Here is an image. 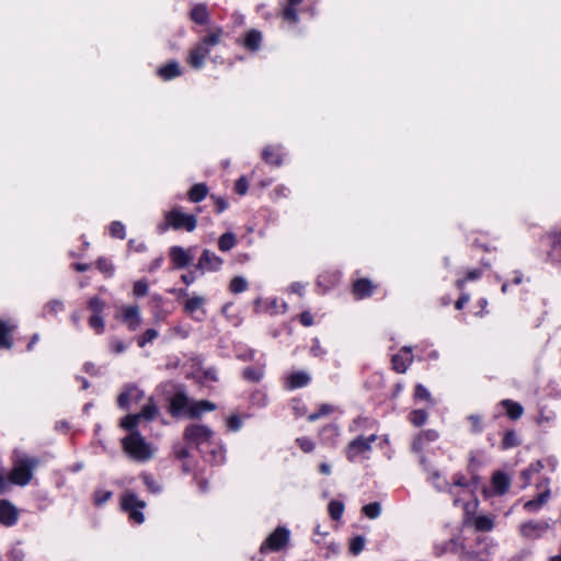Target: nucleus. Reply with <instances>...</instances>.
<instances>
[{"label":"nucleus","instance_id":"9d476101","mask_svg":"<svg viewBox=\"0 0 561 561\" xmlns=\"http://www.w3.org/2000/svg\"><path fill=\"white\" fill-rule=\"evenodd\" d=\"M122 507L129 514V518L137 524H141L145 520L142 510L145 502L137 499L133 493H126L122 496Z\"/></svg>","mask_w":561,"mask_h":561},{"label":"nucleus","instance_id":"39448f33","mask_svg":"<svg viewBox=\"0 0 561 561\" xmlns=\"http://www.w3.org/2000/svg\"><path fill=\"white\" fill-rule=\"evenodd\" d=\"M171 409L173 412H185L191 417H198L206 411L215 410V404L206 401H190V399L183 394L178 393L172 398Z\"/></svg>","mask_w":561,"mask_h":561},{"label":"nucleus","instance_id":"79ce46f5","mask_svg":"<svg viewBox=\"0 0 561 561\" xmlns=\"http://www.w3.org/2000/svg\"><path fill=\"white\" fill-rule=\"evenodd\" d=\"M110 233L114 238H125V226L119 221H114L110 226Z\"/></svg>","mask_w":561,"mask_h":561},{"label":"nucleus","instance_id":"6ab92c4d","mask_svg":"<svg viewBox=\"0 0 561 561\" xmlns=\"http://www.w3.org/2000/svg\"><path fill=\"white\" fill-rule=\"evenodd\" d=\"M511 486V477L503 471H496L492 476L493 492L497 495L505 494Z\"/></svg>","mask_w":561,"mask_h":561},{"label":"nucleus","instance_id":"37998d69","mask_svg":"<svg viewBox=\"0 0 561 561\" xmlns=\"http://www.w3.org/2000/svg\"><path fill=\"white\" fill-rule=\"evenodd\" d=\"M157 336L158 331L156 329H148L138 340V344L142 347L146 343L152 342Z\"/></svg>","mask_w":561,"mask_h":561},{"label":"nucleus","instance_id":"69168bd1","mask_svg":"<svg viewBox=\"0 0 561 561\" xmlns=\"http://www.w3.org/2000/svg\"><path fill=\"white\" fill-rule=\"evenodd\" d=\"M320 472L323 473V474H330L331 473V468L328 463H321L320 465Z\"/></svg>","mask_w":561,"mask_h":561},{"label":"nucleus","instance_id":"3c124183","mask_svg":"<svg viewBox=\"0 0 561 561\" xmlns=\"http://www.w3.org/2000/svg\"><path fill=\"white\" fill-rule=\"evenodd\" d=\"M415 398L416 399H421V400H425V401H430L431 402V393L430 391L423 387L422 385H417L415 387Z\"/></svg>","mask_w":561,"mask_h":561},{"label":"nucleus","instance_id":"864d4df0","mask_svg":"<svg viewBox=\"0 0 561 561\" xmlns=\"http://www.w3.org/2000/svg\"><path fill=\"white\" fill-rule=\"evenodd\" d=\"M297 444L305 453L311 451L314 447L313 443L307 437L297 438Z\"/></svg>","mask_w":561,"mask_h":561},{"label":"nucleus","instance_id":"f8f14e48","mask_svg":"<svg viewBox=\"0 0 561 561\" xmlns=\"http://www.w3.org/2000/svg\"><path fill=\"white\" fill-rule=\"evenodd\" d=\"M88 306L92 311V316L89 319V324L98 334H100L104 330V321L101 317V312L104 309V302L100 298L94 297L90 299Z\"/></svg>","mask_w":561,"mask_h":561},{"label":"nucleus","instance_id":"1a4fd4ad","mask_svg":"<svg viewBox=\"0 0 561 561\" xmlns=\"http://www.w3.org/2000/svg\"><path fill=\"white\" fill-rule=\"evenodd\" d=\"M290 531L285 527H277L261 545V552L278 551L289 541Z\"/></svg>","mask_w":561,"mask_h":561},{"label":"nucleus","instance_id":"a878e982","mask_svg":"<svg viewBox=\"0 0 561 561\" xmlns=\"http://www.w3.org/2000/svg\"><path fill=\"white\" fill-rule=\"evenodd\" d=\"M501 404L505 408L506 414L513 420L519 419L524 412L523 407L512 400H503Z\"/></svg>","mask_w":561,"mask_h":561},{"label":"nucleus","instance_id":"393cba45","mask_svg":"<svg viewBox=\"0 0 561 561\" xmlns=\"http://www.w3.org/2000/svg\"><path fill=\"white\" fill-rule=\"evenodd\" d=\"M374 286L368 279H359L354 284V295L362 299L373 294Z\"/></svg>","mask_w":561,"mask_h":561},{"label":"nucleus","instance_id":"6e6d98bb","mask_svg":"<svg viewBox=\"0 0 561 561\" xmlns=\"http://www.w3.org/2000/svg\"><path fill=\"white\" fill-rule=\"evenodd\" d=\"M49 312L57 313L62 309V304L58 300H53L47 305Z\"/></svg>","mask_w":561,"mask_h":561},{"label":"nucleus","instance_id":"c756f323","mask_svg":"<svg viewBox=\"0 0 561 561\" xmlns=\"http://www.w3.org/2000/svg\"><path fill=\"white\" fill-rule=\"evenodd\" d=\"M542 468H543L542 463L540 461H536V462L530 463L526 470L522 471L520 477L524 480L523 486L528 485L529 481H530V477L533 474L539 473L542 470Z\"/></svg>","mask_w":561,"mask_h":561},{"label":"nucleus","instance_id":"de8ad7c7","mask_svg":"<svg viewBox=\"0 0 561 561\" xmlns=\"http://www.w3.org/2000/svg\"><path fill=\"white\" fill-rule=\"evenodd\" d=\"M111 496H112L111 491L99 490L94 494V503L96 505H101V504L105 503Z\"/></svg>","mask_w":561,"mask_h":561},{"label":"nucleus","instance_id":"e433bc0d","mask_svg":"<svg viewBox=\"0 0 561 561\" xmlns=\"http://www.w3.org/2000/svg\"><path fill=\"white\" fill-rule=\"evenodd\" d=\"M205 304V299L202 296H193L188 298L185 302V310L188 312H194L201 309Z\"/></svg>","mask_w":561,"mask_h":561},{"label":"nucleus","instance_id":"412c9836","mask_svg":"<svg viewBox=\"0 0 561 561\" xmlns=\"http://www.w3.org/2000/svg\"><path fill=\"white\" fill-rule=\"evenodd\" d=\"M550 497V489L548 486V480L545 482L543 491L534 500L527 501L524 504L525 510L528 512H537L540 507H542Z\"/></svg>","mask_w":561,"mask_h":561},{"label":"nucleus","instance_id":"b1692460","mask_svg":"<svg viewBox=\"0 0 561 561\" xmlns=\"http://www.w3.org/2000/svg\"><path fill=\"white\" fill-rule=\"evenodd\" d=\"M15 324H10L8 322H0V347L1 348H11V333L15 329Z\"/></svg>","mask_w":561,"mask_h":561},{"label":"nucleus","instance_id":"a18cd8bd","mask_svg":"<svg viewBox=\"0 0 561 561\" xmlns=\"http://www.w3.org/2000/svg\"><path fill=\"white\" fill-rule=\"evenodd\" d=\"M481 273L480 271L478 270H473V271H470L467 276L462 279H458L456 282V285L458 288H462L463 285L468 282V280H474V279H478L480 277Z\"/></svg>","mask_w":561,"mask_h":561},{"label":"nucleus","instance_id":"e2e57ef3","mask_svg":"<svg viewBox=\"0 0 561 561\" xmlns=\"http://www.w3.org/2000/svg\"><path fill=\"white\" fill-rule=\"evenodd\" d=\"M245 377L252 380H259L262 376L261 371L252 373L251 370H245Z\"/></svg>","mask_w":561,"mask_h":561},{"label":"nucleus","instance_id":"58836bf2","mask_svg":"<svg viewBox=\"0 0 561 561\" xmlns=\"http://www.w3.org/2000/svg\"><path fill=\"white\" fill-rule=\"evenodd\" d=\"M226 424L229 431L238 432L242 427V417L238 414H231L226 419Z\"/></svg>","mask_w":561,"mask_h":561},{"label":"nucleus","instance_id":"6e6552de","mask_svg":"<svg viewBox=\"0 0 561 561\" xmlns=\"http://www.w3.org/2000/svg\"><path fill=\"white\" fill-rule=\"evenodd\" d=\"M213 438V431L203 424H192L185 430V439L188 444L201 447L209 444Z\"/></svg>","mask_w":561,"mask_h":561},{"label":"nucleus","instance_id":"72a5a7b5","mask_svg":"<svg viewBox=\"0 0 561 561\" xmlns=\"http://www.w3.org/2000/svg\"><path fill=\"white\" fill-rule=\"evenodd\" d=\"M229 288L234 294L242 293L248 288V282L242 276H236L231 279Z\"/></svg>","mask_w":561,"mask_h":561},{"label":"nucleus","instance_id":"aec40b11","mask_svg":"<svg viewBox=\"0 0 561 561\" xmlns=\"http://www.w3.org/2000/svg\"><path fill=\"white\" fill-rule=\"evenodd\" d=\"M16 508L8 501H0V523L11 526L16 522Z\"/></svg>","mask_w":561,"mask_h":561},{"label":"nucleus","instance_id":"603ef678","mask_svg":"<svg viewBox=\"0 0 561 561\" xmlns=\"http://www.w3.org/2000/svg\"><path fill=\"white\" fill-rule=\"evenodd\" d=\"M148 293V284L145 280H138L134 285V295L145 296Z\"/></svg>","mask_w":561,"mask_h":561},{"label":"nucleus","instance_id":"5fc2aeb1","mask_svg":"<svg viewBox=\"0 0 561 561\" xmlns=\"http://www.w3.org/2000/svg\"><path fill=\"white\" fill-rule=\"evenodd\" d=\"M234 190L238 194L244 195L248 192V181L245 178H240L234 186Z\"/></svg>","mask_w":561,"mask_h":561},{"label":"nucleus","instance_id":"423d86ee","mask_svg":"<svg viewBox=\"0 0 561 561\" xmlns=\"http://www.w3.org/2000/svg\"><path fill=\"white\" fill-rule=\"evenodd\" d=\"M196 226L197 220L193 215L185 214L181 209L174 208L164 213V221L158 225L157 229L160 233L165 232L169 228L193 231Z\"/></svg>","mask_w":561,"mask_h":561},{"label":"nucleus","instance_id":"2f4dec72","mask_svg":"<svg viewBox=\"0 0 561 561\" xmlns=\"http://www.w3.org/2000/svg\"><path fill=\"white\" fill-rule=\"evenodd\" d=\"M206 195L207 187L204 184H196L188 192V197L194 203L202 201Z\"/></svg>","mask_w":561,"mask_h":561},{"label":"nucleus","instance_id":"c85d7f7f","mask_svg":"<svg viewBox=\"0 0 561 561\" xmlns=\"http://www.w3.org/2000/svg\"><path fill=\"white\" fill-rule=\"evenodd\" d=\"M237 244V238L232 232L224 233L218 240V248L220 251L227 252Z\"/></svg>","mask_w":561,"mask_h":561},{"label":"nucleus","instance_id":"0e129e2a","mask_svg":"<svg viewBox=\"0 0 561 561\" xmlns=\"http://www.w3.org/2000/svg\"><path fill=\"white\" fill-rule=\"evenodd\" d=\"M218 211H224L228 207V203L224 199L217 201Z\"/></svg>","mask_w":561,"mask_h":561},{"label":"nucleus","instance_id":"4d7b16f0","mask_svg":"<svg viewBox=\"0 0 561 561\" xmlns=\"http://www.w3.org/2000/svg\"><path fill=\"white\" fill-rule=\"evenodd\" d=\"M300 322L305 327H310L313 323L312 316L309 312H302L300 316Z\"/></svg>","mask_w":561,"mask_h":561},{"label":"nucleus","instance_id":"7c9ffc66","mask_svg":"<svg viewBox=\"0 0 561 561\" xmlns=\"http://www.w3.org/2000/svg\"><path fill=\"white\" fill-rule=\"evenodd\" d=\"M473 524H474V527L480 531H489L494 526L493 519L486 515L476 516Z\"/></svg>","mask_w":561,"mask_h":561},{"label":"nucleus","instance_id":"ea45409f","mask_svg":"<svg viewBox=\"0 0 561 561\" xmlns=\"http://www.w3.org/2000/svg\"><path fill=\"white\" fill-rule=\"evenodd\" d=\"M427 420V413L423 410H414L412 413H411V416H410V421L415 425V426H421L423 425Z\"/></svg>","mask_w":561,"mask_h":561},{"label":"nucleus","instance_id":"052dcab7","mask_svg":"<svg viewBox=\"0 0 561 561\" xmlns=\"http://www.w3.org/2000/svg\"><path fill=\"white\" fill-rule=\"evenodd\" d=\"M289 290L291 293H296L298 295H302V291H304V286L300 284V283H294L290 287H289Z\"/></svg>","mask_w":561,"mask_h":561},{"label":"nucleus","instance_id":"4c0bfd02","mask_svg":"<svg viewBox=\"0 0 561 561\" xmlns=\"http://www.w3.org/2000/svg\"><path fill=\"white\" fill-rule=\"evenodd\" d=\"M344 512V505L340 501H331L329 503V514L333 519H340Z\"/></svg>","mask_w":561,"mask_h":561},{"label":"nucleus","instance_id":"f03ea898","mask_svg":"<svg viewBox=\"0 0 561 561\" xmlns=\"http://www.w3.org/2000/svg\"><path fill=\"white\" fill-rule=\"evenodd\" d=\"M222 36L224 30L221 27H211L208 33L191 49L187 56V62L194 69H201L210 53V48L220 44Z\"/></svg>","mask_w":561,"mask_h":561},{"label":"nucleus","instance_id":"09e8293b","mask_svg":"<svg viewBox=\"0 0 561 561\" xmlns=\"http://www.w3.org/2000/svg\"><path fill=\"white\" fill-rule=\"evenodd\" d=\"M518 444V438L515 433L508 432L503 439V448H511Z\"/></svg>","mask_w":561,"mask_h":561},{"label":"nucleus","instance_id":"680f3d73","mask_svg":"<svg viewBox=\"0 0 561 561\" xmlns=\"http://www.w3.org/2000/svg\"><path fill=\"white\" fill-rule=\"evenodd\" d=\"M145 483L147 484L148 489L151 491H159V485H157L149 477H145Z\"/></svg>","mask_w":561,"mask_h":561},{"label":"nucleus","instance_id":"20e7f679","mask_svg":"<svg viewBox=\"0 0 561 561\" xmlns=\"http://www.w3.org/2000/svg\"><path fill=\"white\" fill-rule=\"evenodd\" d=\"M36 458L16 455L12 470L9 473V481L13 484L24 486L33 479V471L37 467Z\"/></svg>","mask_w":561,"mask_h":561},{"label":"nucleus","instance_id":"cd10ccee","mask_svg":"<svg viewBox=\"0 0 561 561\" xmlns=\"http://www.w3.org/2000/svg\"><path fill=\"white\" fill-rule=\"evenodd\" d=\"M262 41V34L255 30L247 33L244 38V46L248 49L255 50L260 47Z\"/></svg>","mask_w":561,"mask_h":561},{"label":"nucleus","instance_id":"a211bd4d","mask_svg":"<svg viewBox=\"0 0 561 561\" xmlns=\"http://www.w3.org/2000/svg\"><path fill=\"white\" fill-rule=\"evenodd\" d=\"M412 354L409 347H403L398 354L392 357V365L396 371L405 373L412 363Z\"/></svg>","mask_w":561,"mask_h":561},{"label":"nucleus","instance_id":"49530a36","mask_svg":"<svg viewBox=\"0 0 561 561\" xmlns=\"http://www.w3.org/2000/svg\"><path fill=\"white\" fill-rule=\"evenodd\" d=\"M365 546V539L363 537H356L351 541L350 549L354 554L359 553Z\"/></svg>","mask_w":561,"mask_h":561},{"label":"nucleus","instance_id":"c03bdc74","mask_svg":"<svg viewBox=\"0 0 561 561\" xmlns=\"http://www.w3.org/2000/svg\"><path fill=\"white\" fill-rule=\"evenodd\" d=\"M331 411H332V407H331V405H329V404H322V405L320 407V409H319V411H318V412H316V413H312V414L308 415V420H309L310 422H314V421H317L318 419H320V417H322V416H324V415L329 414Z\"/></svg>","mask_w":561,"mask_h":561},{"label":"nucleus","instance_id":"4be33fe9","mask_svg":"<svg viewBox=\"0 0 561 561\" xmlns=\"http://www.w3.org/2000/svg\"><path fill=\"white\" fill-rule=\"evenodd\" d=\"M158 75L164 80H171L173 78H176L182 75L181 67L178 62L172 61L169 64H165L164 66H161L158 69Z\"/></svg>","mask_w":561,"mask_h":561},{"label":"nucleus","instance_id":"f257e3e1","mask_svg":"<svg viewBox=\"0 0 561 561\" xmlns=\"http://www.w3.org/2000/svg\"><path fill=\"white\" fill-rule=\"evenodd\" d=\"M431 481L437 491L449 493L455 505L466 501L472 494L470 482L462 474L454 476L453 481L448 482L439 472L435 471L431 476Z\"/></svg>","mask_w":561,"mask_h":561},{"label":"nucleus","instance_id":"7ed1b4c3","mask_svg":"<svg viewBox=\"0 0 561 561\" xmlns=\"http://www.w3.org/2000/svg\"><path fill=\"white\" fill-rule=\"evenodd\" d=\"M123 438L122 445L126 454L137 461H147L152 458L154 448L146 442L141 434L134 430Z\"/></svg>","mask_w":561,"mask_h":561},{"label":"nucleus","instance_id":"c9c22d12","mask_svg":"<svg viewBox=\"0 0 561 561\" xmlns=\"http://www.w3.org/2000/svg\"><path fill=\"white\" fill-rule=\"evenodd\" d=\"M437 437L438 434L436 431L424 432L413 442V448L415 450H420L422 448L423 440H435Z\"/></svg>","mask_w":561,"mask_h":561},{"label":"nucleus","instance_id":"f704fd0d","mask_svg":"<svg viewBox=\"0 0 561 561\" xmlns=\"http://www.w3.org/2000/svg\"><path fill=\"white\" fill-rule=\"evenodd\" d=\"M363 513L370 519H375L381 514V505L378 502L369 503L363 507Z\"/></svg>","mask_w":561,"mask_h":561},{"label":"nucleus","instance_id":"774afa93","mask_svg":"<svg viewBox=\"0 0 561 561\" xmlns=\"http://www.w3.org/2000/svg\"><path fill=\"white\" fill-rule=\"evenodd\" d=\"M182 280H183L185 284L190 285V284H192V283H193V280H194V276L182 275Z\"/></svg>","mask_w":561,"mask_h":561},{"label":"nucleus","instance_id":"ddd939ff","mask_svg":"<svg viewBox=\"0 0 561 561\" xmlns=\"http://www.w3.org/2000/svg\"><path fill=\"white\" fill-rule=\"evenodd\" d=\"M169 255L175 267L183 268L193 261L194 248L184 249L175 245L170 249Z\"/></svg>","mask_w":561,"mask_h":561},{"label":"nucleus","instance_id":"5701e85b","mask_svg":"<svg viewBox=\"0 0 561 561\" xmlns=\"http://www.w3.org/2000/svg\"><path fill=\"white\" fill-rule=\"evenodd\" d=\"M310 376L305 371H296L289 375L287 378V387L289 389H296L300 387H305L309 383Z\"/></svg>","mask_w":561,"mask_h":561},{"label":"nucleus","instance_id":"8fccbe9b","mask_svg":"<svg viewBox=\"0 0 561 561\" xmlns=\"http://www.w3.org/2000/svg\"><path fill=\"white\" fill-rule=\"evenodd\" d=\"M98 267L101 272H103L107 275H112L114 272V267H113L112 263L106 259H100L98 261Z\"/></svg>","mask_w":561,"mask_h":561},{"label":"nucleus","instance_id":"bb28decb","mask_svg":"<svg viewBox=\"0 0 561 561\" xmlns=\"http://www.w3.org/2000/svg\"><path fill=\"white\" fill-rule=\"evenodd\" d=\"M191 18L196 23L206 24L208 23L209 14L205 5L197 4L192 9Z\"/></svg>","mask_w":561,"mask_h":561},{"label":"nucleus","instance_id":"13d9d810","mask_svg":"<svg viewBox=\"0 0 561 561\" xmlns=\"http://www.w3.org/2000/svg\"><path fill=\"white\" fill-rule=\"evenodd\" d=\"M470 297L469 295H462L455 304L456 309L460 310L463 308V306L469 301Z\"/></svg>","mask_w":561,"mask_h":561},{"label":"nucleus","instance_id":"dca6fc26","mask_svg":"<svg viewBox=\"0 0 561 561\" xmlns=\"http://www.w3.org/2000/svg\"><path fill=\"white\" fill-rule=\"evenodd\" d=\"M548 528V523L527 522L520 526V534L525 538L536 539L541 537Z\"/></svg>","mask_w":561,"mask_h":561},{"label":"nucleus","instance_id":"f3484780","mask_svg":"<svg viewBox=\"0 0 561 561\" xmlns=\"http://www.w3.org/2000/svg\"><path fill=\"white\" fill-rule=\"evenodd\" d=\"M222 265V260L210 252L209 250H204L202 256L198 261L197 267L202 271H218Z\"/></svg>","mask_w":561,"mask_h":561},{"label":"nucleus","instance_id":"2eb2a0df","mask_svg":"<svg viewBox=\"0 0 561 561\" xmlns=\"http://www.w3.org/2000/svg\"><path fill=\"white\" fill-rule=\"evenodd\" d=\"M122 321L130 329L136 330L141 324V316L139 308L136 306L122 307L119 310Z\"/></svg>","mask_w":561,"mask_h":561},{"label":"nucleus","instance_id":"bf43d9fd","mask_svg":"<svg viewBox=\"0 0 561 561\" xmlns=\"http://www.w3.org/2000/svg\"><path fill=\"white\" fill-rule=\"evenodd\" d=\"M112 350L115 352V353H122L125 351V345L122 341H114L112 342Z\"/></svg>","mask_w":561,"mask_h":561},{"label":"nucleus","instance_id":"0eeeda50","mask_svg":"<svg viewBox=\"0 0 561 561\" xmlns=\"http://www.w3.org/2000/svg\"><path fill=\"white\" fill-rule=\"evenodd\" d=\"M159 414L156 403L150 399L137 414H129L122 419L121 426L125 430H134L141 421L150 422Z\"/></svg>","mask_w":561,"mask_h":561},{"label":"nucleus","instance_id":"473e14b6","mask_svg":"<svg viewBox=\"0 0 561 561\" xmlns=\"http://www.w3.org/2000/svg\"><path fill=\"white\" fill-rule=\"evenodd\" d=\"M263 159L271 164H279L280 163V154L278 149L275 147H266L262 153Z\"/></svg>","mask_w":561,"mask_h":561},{"label":"nucleus","instance_id":"a19ab883","mask_svg":"<svg viewBox=\"0 0 561 561\" xmlns=\"http://www.w3.org/2000/svg\"><path fill=\"white\" fill-rule=\"evenodd\" d=\"M296 5H291L287 3V7L283 11V18L285 21L289 23H296L298 21V14L297 10L295 9Z\"/></svg>","mask_w":561,"mask_h":561},{"label":"nucleus","instance_id":"338daca9","mask_svg":"<svg viewBox=\"0 0 561 561\" xmlns=\"http://www.w3.org/2000/svg\"><path fill=\"white\" fill-rule=\"evenodd\" d=\"M7 486V480L4 476L0 472V492H2Z\"/></svg>","mask_w":561,"mask_h":561},{"label":"nucleus","instance_id":"9b49d317","mask_svg":"<svg viewBox=\"0 0 561 561\" xmlns=\"http://www.w3.org/2000/svg\"><path fill=\"white\" fill-rule=\"evenodd\" d=\"M377 439L376 435L368 437H358L352 440L346 449V455L350 460H355L358 456L364 455L370 450L371 444Z\"/></svg>","mask_w":561,"mask_h":561},{"label":"nucleus","instance_id":"4468645a","mask_svg":"<svg viewBox=\"0 0 561 561\" xmlns=\"http://www.w3.org/2000/svg\"><path fill=\"white\" fill-rule=\"evenodd\" d=\"M144 398V392L134 386H128L118 396L117 403L122 409H129L134 404H137Z\"/></svg>","mask_w":561,"mask_h":561}]
</instances>
